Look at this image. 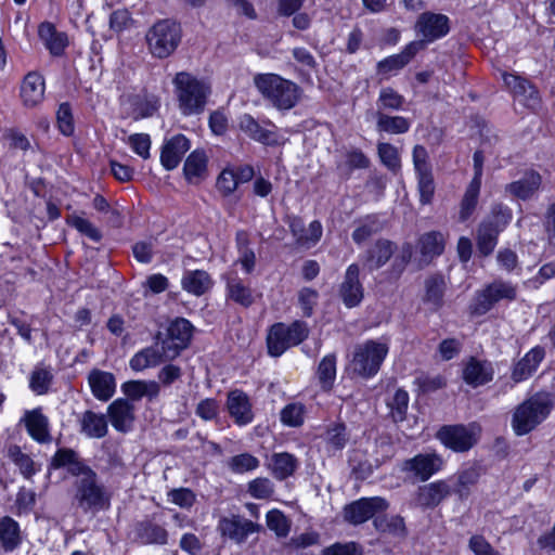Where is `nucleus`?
<instances>
[{
    "mask_svg": "<svg viewBox=\"0 0 555 555\" xmlns=\"http://www.w3.org/2000/svg\"><path fill=\"white\" fill-rule=\"evenodd\" d=\"M322 555H363L361 544L350 541L346 543L336 542L322 551Z\"/></svg>",
    "mask_w": 555,
    "mask_h": 555,
    "instance_id": "64",
    "label": "nucleus"
},
{
    "mask_svg": "<svg viewBox=\"0 0 555 555\" xmlns=\"http://www.w3.org/2000/svg\"><path fill=\"white\" fill-rule=\"evenodd\" d=\"M512 219L513 211L508 206L502 203H494L491 206L489 215L481 221V223L488 224L489 228L501 233L511 223Z\"/></svg>",
    "mask_w": 555,
    "mask_h": 555,
    "instance_id": "46",
    "label": "nucleus"
},
{
    "mask_svg": "<svg viewBox=\"0 0 555 555\" xmlns=\"http://www.w3.org/2000/svg\"><path fill=\"white\" fill-rule=\"evenodd\" d=\"M437 438L454 452H467L478 441L474 428L465 425L442 426L437 433Z\"/></svg>",
    "mask_w": 555,
    "mask_h": 555,
    "instance_id": "11",
    "label": "nucleus"
},
{
    "mask_svg": "<svg viewBox=\"0 0 555 555\" xmlns=\"http://www.w3.org/2000/svg\"><path fill=\"white\" fill-rule=\"evenodd\" d=\"M74 503L83 513L95 514L109 508L112 495L106 487L100 482L94 470L77 478L74 482Z\"/></svg>",
    "mask_w": 555,
    "mask_h": 555,
    "instance_id": "3",
    "label": "nucleus"
},
{
    "mask_svg": "<svg viewBox=\"0 0 555 555\" xmlns=\"http://www.w3.org/2000/svg\"><path fill=\"white\" fill-rule=\"evenodd\" d=\"M500 233L489 228L488 224L479 223L476 235L477 250L482 257L490 256L496 244Z\"/></svg>",
    "mask_w": 555,
    "mask_h": 555,
    "instance_id": "52",
    "label": "nucleus"
},
{
    "mask_svg": "<svg viewBox=\"0 0 555 555\" xmlns=\"http://www.w3.org/2000/svg\"><path fill=\"white\" fill-rule=\"evenodd\" d=\"M39 37L46 42V47L51 54L61 55L67 46V37L63 33L56 31L53 24L49 22L41 23L38 29Z\"/></svg>",
    "mask_w": 555,
    "mask_h": 555,
    "instance_id": "42",
    "label": "nucleus"
},
{
    "mask_svg": "<svg viewBox=\"0 0 555 555\" xmlns=\"http://www.w3.org/2000/svg\"><path fill=\"white\" fill-rule=\"evenodd\" d=\"M397 246L387 238H378L362 256L363 264L369 271L378 270L392 257Z\"/></svg>",
    "mask_w": 555,
    "mask_h": 555,
    "instance_id": "26",
    "label": "nucleus"
},
{
    "mask_svg": "<svg viewBox=\"0 0 555 555\" xmlns=\"http://www.w3.org/2000/svg\"><path fill=\"white\" fill-rule=\"evenodd\" d=\"M240 129L250 139L264 145H278L279 140L274 131L263 128L251 115L244 114L240 117Z\"/></svg>",
    "mask_w": 555,
    "mask_h": 555,
    "instance_id": "37",
    "label": "nucleus"
},
{
    "mask_svg": "<svg viewBox=\"0 0 555 555\" xmlns=\"http://www.w3.org/2000/svg\"><path fill=\"white\" fill-rule=\"evenodd\" d=\"M414 29L422 37L418 42L424 46L447 36L450 31V20L441 13L423 12L417 17Z\"/></svg>",
    "mask_w": 555,
    "mask_h": 555,
    "instance_id": "10",
    "label": "nucleus"
},
{
    "mask_svg": "<svg viewBox=\"0 0 555 555\" xmlns=\"http://www.w3.org/2000/svg\"><path fill=\"white\" fill-rule=\"evenodd\" d=\"M225 292L227 299L244 308H249L255 302L253 289L236 275L227 278Z\"/></svg>",
    "mask_w": 555,
    "mask_h": 555,
    "instance_id": "39",
    "label": "nucleus"
},
{
    "mask_svg": "<svg viewBox=\"0 0 555 555\" xmlns=\"http://www.w3.org/2000/svg\"><path fill=\"white\" fill-rule=\"evenodd\" d=\"M423 49V44L417 41L410 42L401 53L388 56L377 63V73L387 75L402 69L416 53Z\"/></svg>",
    "mask_w": 555,
    "mask_h": 555,
    "instance_id": "33",
    "label": "nucleus"
},
{
    "mask_svg": "<svg viewBox=\"0 0 555 555\" xmlns=\"http://www.w3.org/2000/svg\"><path fill=\"white\" fill-rule=\"evenodd\" d=\"M54 379L52 369L42 363L37 364L29 375V388L37 396L46 395L50 391Z\"/></svg>",
    "mask_w": 555,
    "mask_h": 555,
    "instance_id": "45",
    "label": "nucleus"
},
{
    "mask_svg": "<svg viewBox=\"0 0 555 555\" xmlns=\"http://www.w3.org/2000/svg\"><path fill=\"white\" fill-rule=\"evenodd\" d=\"M443 465V459L436 452L420 453L414 457L403 461L401 470L421 481H426L440 472Z\"/></svg>",
    "mask_w": 555,
    "mask_h": 555,
    "instance_id": "14",
    "label": "nucleus"
},
{
    "mask_svg": "<svg viewBox=\"0 0 555 555\" xmlns=\"http://www.w3.org/2000/svg\"><path fill=\"white\" fill-rule=\"evenodd\" d=\"M388 353V346L375 340H366L354 349L351 367L354 374L369 378L374 376Z\"/></svg>",
    "mask_w": 555,
    "mask_h": 555,
    "instance_id": "8",
    "label": "nucleus"
},
{
    "mask_svg": "<svg viewBox=\"0 0 555 555\" xmlns=\"http://www.w3.org/2000/svg\"><path fill=\"white\" fill-rule=\"evenodd\" d=\"M373 527L380 534L389 535L400 541L404 540L409 534L405 520L401 515L379 513L373 519Z\"/></svg>",
    "mask_w": 555,
    "mask_h": 555,
    "instance_id": "32",
    "label": "nucleus"
},
{
    "mask_svg": "<svg viewBox=\"0 0 555 555\" xmlns=\"http://www.w3.org/2000/svg\"><path fill=\"white\" fill-rule=\"evenodd\" d=\"M420 244L424 256H439L444 249L443 235L437 231L425 233L421 237Z\"/></svg>",
    "mask_w": 555,
    "mask_h": 555,
    "instance_id": "55",
    "label": "nucleus"
},
{
    "mask_svg": "<svg viewBox=\"0 0 555 555\" xmlns=\"http://www.w3.org/2000/svg\"><path fill=\"white\" fill-rule=\"evenodd\" d=\"M259 460L250 453H241L229 460L228 466L235 474H244L259 467Z\"/></svg>",
    "mask_w": 555,
    "mask_h": 555,
    "instance_id": "57",
    "label": "nucleus"
},
{
    "mask_svg": "<svg viewBox=\"0 0 555 555\" xmlns=\"http://www.w3.org/2000/svg\"><path fill=\"white\" fill-rule=\"evenodd\" d=\"M160 336L162 333L158 332L155 335V341L152 346L141 349L130 359L129 365L133 371L140 372L173 360L164 344L160 341Z\"/></svg>",
    "mask_w": 555,
    "mask_h": 555,
    "instance_id": "16",
    "label": "nucleus"
},
{
    "mask_svg": "<svg viewBox=\"0 0 555 555\" xmlns=\"http://www.w3.org/2000/svg\"><path fill=\"white\" fill-rule=\"evenodd\" d=\"M160 101L155 94L144 92L131 99L132 114L135 120L153 116L159 108Z\"/></svg>",
    "mask_w": 555,
    "mask_h": 555,
    "instance_id": "43",
    "label": "nucleus"
},
{
    "mask_svg": "<svg viewBox=\"0 0 555 555\" xmlns=\"http://www.w3.org/2000/svg\"><path fill=\"white\" fill-rule=\"evenodd\" d=\"M305 405L301 403H289L281 411V422L289 427H299L305 420Z\"/></svg>",
    "mask_w": 555,
    "mask_h": 555,
    "instance_id": "59",
    "label": "nucleus"
},
{
    "mask_svg": "<svg viewBox=\"0 0 555 555\" xmlns=\"http://www.w3.org/2000/svg\"><path fill=\"white\" fill-rule=\"evenodd\" d=\"M493 375L492 363L476 358H470L463 370L464 382L474 388L488 384L493 379Z\"/></svg>",
    "mask_w": 555,
    "mask_h": 555,
    "instance_id": "30",
    "label": "nucleus"
},
{
    "mask_svg": "<svg viewBox=\"0 0 555 555\" xmlns=\"http://www.w3.org/2000/svg\"><path fill=\"white\" fill-rule=\"evenodd\" d=\"M46 83L43 77L37 72H29L21 85V99L26 107H35L44 98Z\"/></svg>",
    "mask_w": 555,
    "mask_h": 555,
    "instance_id": "28",
    "label": "nucleus"
},
{
    "mask_svg": "<svg viewBox=\"0 0 555 555\" xmlns=\"http://www.w3.org/2000/svg\"><path fill=\"white\" fill-rule=\"evenodd\" d=\"M267 526L274 531L279 538H285L291 531V521L285 514L279 509H271L266 515Z\"/></svg>",
    "mask_w": 555,
    "mask_h": 555,
    "instance_id": "56",
    "label": "nucleus"
},
{
    "mask_svg": "<svg viewBox=\"0 0 555 555\" xmlns=\"http://www.w3.org/2000/svg\"><path fill=\"white\" fill-rule=\"evenodd\" d=\"M194 327L189 320L177 318L168 325L166 337L160 336V341L171 357L176 359L182 350L189 347Z\"/></svg>",
    "mask_w": 555,
    "mask_h": 555,
    "instance_id": "12",
    "label": "nucleus"
},
{
    "mask_svg": "<svg viewBox=\"0 0 555 555\" xmlns=\"http://www.w3.org/2000/svg\"><path fill=\"white\" fill-rule=\"evenodd\" d=\"M80 433L92 439L104 438L108 433L106 416L88 410L82 413L80 420Z\"/></svg>",
    "mask_w": 555,
    "mask_h": 555,
    "instance_id": "38",
    "label": "nucleus"
},
{
    "mask_svg": "<svg viewBox=\"0 0 555 555\" xmlns=\"http://www.w3.org/2000/svg\"><path fill=\"white\" fill-rule=\"evenodd\" d=\"M360 268L357 263H351L344 275L339 285V296L347 308H354L360 305L364 297V288L359 279Z\"/></svg>",
    "mask_w": 555,
    "mask_h": 555,
    "instance_id": "17",
    "label": "nucleus"
},
{
    "mask_svg": "<svg viewBox=\"0 0 555 555\" xmlns=\"http://www.w3.org/2000/svg\"><path fill=\"white\" fill-rule=\"evenodd\" d=\"M21 423L25 425L28 435L35 441L49 443L52 440L50 422L48 416L42 413L41 408L25 411Z\"/></svg>",
    "mask_w": 555,
    "mask_h": 555,
    "instance_id": "19",
    "label": "nucleus"
},
{
    "mask_svg": "<svg viewBox=\"0 0 555 555\" xmlns=\"http://www.w3.org/2000/svg\"><path fill=\"white\" fill-rule=\"evenodd\" d=\"M377 155L380 163L390 171L397 173L401 168V157L398 149L386 142L377 143Z\"/></svg>",
    "mask_w": 555,
    "mask_h": 555,
    "instance_id": "54",
    "label": "nucleus"
},
{
    "mask_svg": "<svg viewBox=\"0 0 555 555\" xmlns=\"http://www.w3.org/2000/svg\"><path fill=\"white\" fill-rule=\"evenodd\" d=\"M481 476L480 468L476 465L468 466L461 469L455 475L452 492H454L461 500L467 499L470 494L472 488L477 485Z\"/></svg>",
    "mask_w": 555,
    "mask_h": 555,
    "instance_id": "41",
    "label": "nucleus"
},
{
    "mask_svg": "<svg viewBox=\"0 0 555 555\" xmlns=\"http://www.w3.org/2000/svg\"><path fill=\"white\" fill-rule=\"evenodd\" d=\"M517 285L502 279L494 280L478 291L470 306L473 314L489 312L501 300L513 301L517 298Z\"/></svg>",
    "mask_w": 555,
    "mask_h": 555,
    "instance_id": "7",
    "label": "nucleus"
},
{
    "mask_svg": "<svg viewBox=\"0 0 555 555\" xmlns=\"http://www.w3.org/2000/svg\"><path fill=\"white\" fill-rule=\"evenodd\" d=\"M23 543V533L18 522L10 516L0 518V550L13 553Z\"/></svg>",
    "mask_w": 555,
    "mask_h": 555,
    "instance_id": "34",
    "label": "nucleus"
},
{
    "mask_svg": "<svg viewBox=\"0 0 555 555\" xmlns=\"http://www.w3.org/2000/svg\"><path fill=\"white\" fill-rule=\"evenodd\" d=\"M387 404L393 421L402 422L405 418L409 405L408 392L403 389H398Z\"/></svg>",
    "mask_w": 555,
    "mask_h": 555,
    "instance_id": "60",
    "label": "nucleus"
},
{
    "mask_svg": "<svg viewBox=\"0 0 555 555\" xmlns=\"http://www.w3.org/2000/svg\"><path fill=\"white\" fill-rule=\"evenodd\" d=\"M452 493L446 480H437L418 487L415 501L422 508H435Z\"/></svg>",
    "mask_w": 555,
    "mask_h": 555,
    "instance_id": "21",
    "label": "nucleus"
},
{
    "mask_svg": "<svg viewBox=\"0 0 555 555\" xmlns=\"http://www.w3.org/2000/svg\"><path fill=\"white\" fill-rule=\"evenodd\" d=\"M87 380L93 397L99 401L107 402L116 392V378L111 372L92 369Z\"/></svg>",
    "mask_w": 555,
    "mask_h": 555,
    "instance_id": "25",
    "label": "nucleus"
},
{
    "mask_svg": "<svg viewBox=\"0 0 555 555\" xmlns=\"http://www.w3.org/2000/svg\"><path fill=\"white\" fill-rule=\"evenodd\" d=\"M182 37L179 23L162 20L155 23L146 33V43L153 56L166 59L178 48Z\"/></svg>",
    "mask_w": 555,
    "mask_h": 555,
    "instance_id": "5",
    "label": "nucleus"
},
{
    "mask_svg": "<svg viewBox=\"0 0 555 555\" xmlns=\"http://www.w3.org/2000/svg\"><path fill=\"white\" fill-rule=\"evenodd\" d=\"M190 150V141L183 134H177L166 141L160 152V163L167 170L178 167L183 155Z\"/></svg>",
    "mask_w": 555,
    "mask_h": 555,
    "instance_id": "29",
    "label": "nucleus"
},
{
    "mask_svg": "<svg viewBox=\"0 0 555 555\" xmlns=\"http://www.w3.org/2000/svg\"><path fill=\"white\" fill-rule=\"evenodd\" d=\"M480 183L472 182L466 188V191L464 193V196L461 201V207H460V214H459V220L461 222H465L469 219V217L473 215V212L476 209L479 192H480Z\"/></svg>",
    "mask_w": 555,
    "mask_h": 555,
    "instance_id": "53",
    "label": "nucleus"
},
{
    "mask_svg": "<svg viewBox=\"0 0 555 555\" xmlns=\"http://www.w3.org/2000/svg\"><path fill=\"white\" fill-rule=\"evenodd\" d=\"M7 456L18 467L20 473L30 479L36 473L35 462L27 453H24L20 446L10 444L7 449Z\"/></svg>",
    "mask_w": 555,
    "mask_h": 555,
    "instance_id": "49",
    "label": "nucleus"
},
{
    "mask_svg": "<svg viewBox=\"0 0 555 555\" xmlns=\"http://www.w3.org/2000/svg\"><path fill=\"white\" fill-rule=\"evenodd\" d=\"M49 468L61 469L65 468L72 476L80 478L93 470L85 463L79 453L70 448H60L51 457Z\"/></svg>",
    "mask_w": 555,
    "mask_h": 555,
    "instance_id": "18",
    "label": "nucleus"
},
{
    "mask_svg": "<svg viewBox=\"0 0 555 555\" xmlns=\"http://www.w3.org/2000/svg\"><path fill=\"white\" fill-rule=\"evenodd\" d=\"M208 157L202 150L193 151L185 159L183 173L189 183L198 184L208 175Z\"/></svg>",
    "mask_w": 555,
    "mask_h": 555,
    "instance_id": "36",
    "label": "nucleus"
},
{
    "mask_svg": "<svg viewBox=\"0 0 555 555\" xmlns=\"http://www.w3.org/2000/svg\"><path fill=\"white\" fill-rule=\"evenodd\" d=\"M405 99L391 87L382 88L376 100V111L387 113L397 112L403 108Z\"/></svg>",
    "mask_w": 555,
    "mask_h": 555,
    "instance_id": "51",
    "label": "nucleus"
},
{
    "mask_svg": "<svg viewBox=\"0 0 555 555\" xmlns=\"http://www.w3.org/2000/svg\"><path fill=\"white\" fill-rule=\"evenodd\" d=\"M299 460L288 452H274L266 462V467L272 477L279 481H284L293 477L299 468Z\"/></svg>",
    "mask_w": 555,
    "mask_h": 555,
    "instance_id": "24",
    "label": "nucleus"
},
{
    "mask_svg": "<svg viewBox=\"0 0 555 555\" xmlns=\"http://www.w3.org/2000/svg\"><path fill=\"white\" fill-rule=\"evenodd\" d=\"M127 144L143 159L150 158L151 138L147 133H134L128 137Z\"/></svg>",
    "mask_w": 555,
    "mask_h": 555,
    "instance_id": "62",
    "label": "nucleus"
},
{
    "mask_svg": "<svg viewBox=\"0 0 555 555\" xmlns=\"http://www.w3.org/2000/svg\"><path fill=\"white\" fill-rule=\"evenodd\" d=\"M388 507L389 502L382 496L361 498L345 505L341 514L347 524L360 526L386 512Z\"/></svg>",
    "mask_w": 555,
    "mask_h": 555,
    "instance_id": "9",
    "label": "nucleus"
},
{
    "mask_svg": "<svg viewBox=\"0 0 555 555\" xmlns=\"http://www.w3.org/2000/svg\"><path fill=\"white\" fill-rule=\"evenodd\" d=\"M308 334V326L302 321H295L291 325L275 323L267 335L268 352L272 357H280L288 348L302 343Z\"/></svg>",
    "mask_w": 555,
    "mask_h": 555,
    "instance_id": "6",
    "label": "nucleus"
},
{
    "mask_svg": "<svg viewBox=\"0 0 555 555\" xmlns=\"http://www.w3.org/2000/svg\"><path fill=\"white\" fill-rule=\"evenodd\" d=\"M554 404L547 395L537 393L519 404L512 417V427L517 436L532 431L550 415Z\"/></svg>",
    "mask_w": 555,
    "mask_h": 555,
    "instance_id": "4",
    "label": "nucleus"
},
{
    "mask_svg": "<svg viewBox=\"0 0 555 555\" xmlns=\"http://www.w3.org/2000/svg\"><path fill=\"white\" fill-rule=\"evenodd\" d=\"M369 157L359 149L347 151L344 160L337 164V170L344 177L348 178L356 169H366L370 167Z\"/></svg>",
    "mask_w": 555,
    "mask_h": 555,
    "instance_id": "47",
    "label": "nucleus"
},
{
    "mask_svg": "<svg viewBox=\"0 0 555 555\" xmlns=\"http://www.w3.org/2000/svg\"><path fill=\"white\" fill-rule=\"evenodd\" d=\"M107 416L117 431L128 433L135 420L134 405L128 399L118 398L107 406Z\"/></svg>",
    "mask_w": 555,
    "mask_h": 555,
    "instance_id": "20",
    "label": "nucleus"
},
{
    "mask_svg": "<svg viewBox=\"0 0 555 555\" xmlns=\"http://www.w3.org/2000/svg\"><path fill=\"white\" fill-rule=\"evenodd\" d=\"M336 356H325L319 363L317 377L323 391H331L336 379Z\"/></svg>",
    "mask_w": 555,
    "mask_h": 555,
    "instance_id": "48",
    "label": "nucleus"
},
{
    "mask_svg": "<svg viewBox=\"0 0 555 555\" xmlns=\"http://www.w3.org/2000/svg\"><path fill=\"white\" fill-rule=\"evenodd\" d=\"M67 223L95 243L100 242L102 238L101 231L88 219L77 215H72L67 217Z\"/></svg>",
    "mask_w": 555,
    "mask_h": 555,
    "instance_id": "58",
    "label": "nucleus"
},
{
    "mask_svg": "<svg viewBox=\"0 0 555 555\" xmlns=\"http://www.w3.org/2000/svg\"><path fill=\"white\" fill-rule=\"evenodd\" d=\"M503 80L513 95L525 105L535 106L539 103V91L528 79L504 73Z\"/></svg>",
    "mask_w": 555,
    "mask_h": 555,
    "instance_id": "27",
    "label": "nucleus"
},
{
    "mask_svg": "<svg viewBox=\"0 0 555 555\" xmlns=\"http://www.w3.org/2000/svg\"><path fill=\"white\" fill-rule=\"evenodd\" d=\"M172 83L183 115L199 114L204 111L211 92L210 86L190 73L180 72Z\"/></svg>",
    "mask_w": 555,
    "mask_h": 555,
    "instance_id": "2",
    "label": "nucleus"
},
{
    "mask_svg": "<svg viewBox=\"0 0 555 555\" xmlns=\"http://www.w3.org/2000/svg\"><path fill=\"white\" fill-rule=\"evenodd\" d=\"M417 189L420 192V201L423 205H428L431 203L434 194H435V182L433 172L417 175Z\"/></svg>",
    "mask_w": 555,
    "mask_h": 555,
    "instance_id": "63",
    "label": "nucleus"
},
{
    "mask_svg": "<svg viewBox=\"0 0 555 555\" xmlns=\"http://www.w3.org/2000/svg\"><path fill=\"white\" fill-rule=\"evenodd\" d=\"M248 493L257 500H268L274 493V485L267 477H258L248 482Z\"/></svg>",
    "mask_w": 555,
    "mask_h": 555,
    "instance_id": "61",
    "label": "nucleus"
},
{
    "mask_svg": "<svg viewBox=\"0 0 555 555\" xmlns=\"http://www.w3.org/2000/svg\"><path fill=\"white\" fill-rule=\"evenodd\" d=\"M227 409L238 426L247 425L254 420L253 405L249 397L243 390L234 389L228 393Z\"/></svg>",
    "mask_w": 555,
    "mask_h": 555,
    "instance_id": "22",
    "label": "nucleus"
},
{
    "mask_svg": "<svg viewBox=\"0 0 555 555\" xmlns=\"http://www.w3.org/2000/svg\"><path fill=\"white\" fill-rule=\"evenodd\" d=\"M217 529L222 537L242 544L250 534L260 531L261 526L241 515H231L221 517Z\"/></svg>",
    "mask_w": 555,
    "mask_h": 555,
    "instance_id": "15",
    "label": "nucleus"
},
{
    "mask_svg": "<svg viewBox=\"0 0 555 555\" xmlns=\"http://www.w3.org/2000/svg\"><path fill=\"white\" fill-rule=\"evenodd\" d=\"M382 230L383 225L376 216H366L358 222L352 232V240L357 245H361Z\"/></svg>",
    "mask_w": 555,
    "mask_h": 555,
    "instance_id": "50",
    "label": "nucleus"
},
{
    "mask_svg": "<svg viewBox=\"0 0 555 555\" xmlns=\"http://www.w3.org/2000/svg\"><path fill=\"white\" fill-rule=\"evenodd\" d=\"M542 185V176L533 170H526L521 178L505 185V192L511 196L528 201L532 198Z\"/></svg>",
    "mask_w": 555,
    "mask_h": 555,
    "instance_id": "23",
    "label": "nucleus"
},
{
    "mask_svg": "<svg viewBox=\"0 0 555 555\" xmlns=\"http://www.w3.org/2000/svg\"><path fill=\"white\" fill-rule=\"evenodd\" d=\"M446 287L447 284L442 275L435 274L427 278L425 281L424 302L430 305L435 311L440 309L443 305Z\"/></svg>",
    "mask_w": 555,
    "mask_h": 555,
    "instance_id": "44",
    "label": "nucleus"
},
{
    "mask_svg": "<svg viewBox=\"0 0 555 555\" xmlns=\"http://www.w3.org/2000/svg\"><path fill=\"white\" fill-rule=\"evenodd\" d=\"M544 358L545 349L542 346L533 347L517 363H515L511 378L515 383L528 379L537 371Z\"/></svg>",
    "mask_w": 555,
    "mask_h": 555,
    "instance_id": "31",
    "label": "nucleus"
},
{
    "mask_svg": "<svg viewBox=\"0 0 555 555\" xmlns=\"http://www.w3.org/2000/svg\"><path fill=\"white\" fill-rule=\"evenodd\" d=\"M254 83L261 96L278 111L294 108L304 95L300 86L278 74H257Z\"/></svg>",
    "mask_w": 555,
    "mask_h": 555,
    "instance_id": "1",
    "label": "nucleus"
},
{
    "mask_svg": "<svg viewBox=\"0 0 555 555\" xmlns=\"http://www.w3.org/2000/svg\"><path fill=\"white\" fill-rule=\"evenodd\" d=\"M132 533L133 542L140 545H165L169 539V532L165 525L155 516H149L134 522Z\"/></svg>",
    "mask_w": 555,
    "mask_h": 555,
    "instance_id": "13",
    "label": "nucleus"
},
{
    "mask_svg": "<svg viewBox=\"0 0 555 555\" xmlns=\"http://www.w3.org/2000/svg\"><path fill=\"white\" fill-rule=\"evenodd\" d=\"M181 286L186 293L201 297L212 288L214 280L205 270H189L182 276Z\"/></svg>",
    "mask_w": 555,
    "mask_h": 555,
    "instance_id": "35",
    "label": "nucleus"
},
{
    "mask_svg": "<svg viewBox=\"0 0 555 555\" xmlns=\"http://www.w3.org/2000/svg\"><path fill=\"white\" fill-rule=\"evenodd\" d=\"M376 130L389 134H403L411 128L410 119L403 116H392L382 111H375Z\"/></svg>",
    "mask_w": 555,
    "mask_h": 555,
    "instance_id": "40",
    "label": "nucleus"
}]
</instances>
